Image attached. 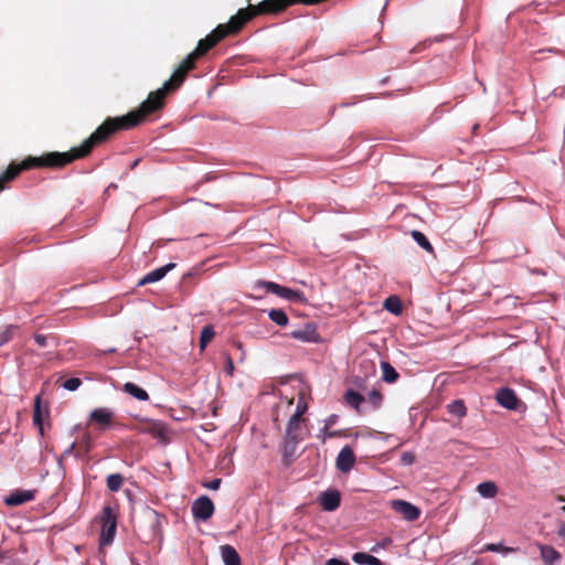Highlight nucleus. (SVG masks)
<instances>
[{"label": "nucleus", "instance_id": "1", "mask_svg": "<svg viewBox=\"0 0 565 565\" xmlns=\"http://www.w3.org/2000/svg\"><path fill=\"white\" fill-rule=\"evenodd\" d=\"M195 68V62L186 56L172 73L171 77L164 82L162 88L151 92L148 98L141 105L119 117H108L89 137V141L95 148L106 142L111 136L120 130H129L140 125L147 116L161 109L164 105V98L168 93L175 92L181 87L188 77L190 71Z\"/></svg>", "mask_w": 565, "mask_h": 565}, {"label": "nucleus", "instance_id": "2", "mask_svg": "<svg viewBox=\"0 0 565 565\" xmlns=\"http://www.w3.org/2000/svg\"><path fill=\"white\" fill-rule=\"evenodd\" d=\"M93 149L94 147L87 138L82 145L66 152L52 151L43 153L40 157L29 156L20 163L11 162L7 170L0 175V192L6 189L7 183L13 181L24 170L35 168L61 169L75 160L86 158Z\"/></svg>", "mask_w": 565, "mask_h": 565}, {"label": "nucleus", "instance_id": "3", "mask_svg": "<svg viewBox=\"0 0 565 565\" xmlns=\"http://www.w3.org/2000/svg\"><path fill=\"white\" fill-rule=\"evenodd\" d=\"M257 11L254 4H248L246 8L239 9L236 14L230 18L225 24H218L217 28L222 29L224 36L237 34L250 20L257 17Z\"/></svg>", "mask_w": 565, "mask_h": 565}, {"label": "nucleus", "instance_id": "4", "mask_svg": "<svg viewBox=\"0 0 565 565\" xmlns=\"http://www.w3.org/2000/svg\"><path fill=\"white\" fill-rule=\"evenodd\" d=\"M257 11L254 4H248L246 8L239 9L236 14L230 18L225 24H218L217 28L222 29L224 36L237 34L250 20L257 17Z\"/></svg>", "mask_w": 565, "mask_h": 565}, {"label": "nucleus", "instance_id": "5", "mask_svg": "<svg viewBox=\"0 0 565 565\" xmlns=\"http://www.w3.org/2000/svg\"><path fill=\"white\" fill-rule=\"evenodd\" d=\"M100 522L102 531L99 535V544L109 545L113 543L117 531L116 515L110 507H105L103 509Z\"/></svg>", "mask_w": 565, "mask_h": 565}, {"label": "nucleus", "instance_id": "6", "mask_svg": "<svg viewBox=\"0 0 565 565\" xmlns=\"http://www.w3.org/2000/svg\"><path fill=\"white\" fill-rule=\"evenodd\" d=\"M221 31L222 29L216 26L209 35H206L204 39H201L198 42L194 51L188 55L190 60L196 63L200 57L204 56L211 49H213L220 41H222L225 36Z\"/></svg>", "mask_w": 565, "mask_h": 565}, {"label": "nucleus", "instance_id": "7", "mask_svg": "<svg viewBox=\"0 0 565 565\" xmlns=\"http://www.w3.org/2000/svg\"><path fill=\"white\" fill-rule=\"evenodd\" d=\"M391 508L408 522L418 520L422 514V511L418 507L401 499L392 500Z\"/></svg>", "mask_w": 565, "mask_h": 565}, {"label": "nucleus", "instance_id": "8", "mask_svg": "<svg viewBox=\"0 0 565 565\" xmlns=\"http://www.w3.org/2000/svg\"><path fill=\"white\" fill-rule=\"evenodd\" d=\"M191 510L194 519L206 521L213 515L215 508L213 501L209 497L201 495L194 500Z\"/></svg>", "mask_w": 565, "mask_h": 565}, {"label": "nucleus", "instance_id": "9", "mask_svg": "<svg viewBox=\"0 0 565 565\" xmlns=\"http://www.w3.org/2000/svg\"><path fill=\"white\" fill-rule=\"evenodd\" d=\"M115 414L106 407H98L90 412L89 420L97 425L99 430H106L113 425Z\"/></svg>", "mask_w": 565, "mask_h": 565}, {"label": "nucleus", "instance_id": "10", "mask_svg": "<svg viewBox=\"0 0 565 565\" xmlns=\"http://www.w3.org/2000/svg\"><path fill=\"white\" fill-rule=\"evenodd\" d=\"M142 431L149 434L150 436L158 439L162 444H168L170 440L169 429L161 422H156V420L147 422L142 426Z\"/></svg>", "mask_w": 565, "mask_h": 565}, {"label": "nucleus", "instance_id": "11", "mask_svg": "<svg viewBox=\"0 0 565 565\" xmlns=\"http://www.w3.org/2000/svg\"><path fill=\"white\" fill-rule=\"evenodd\" d=\"M495 399L499 405L510 411H515L520 404L515 392L509 387L500 388L497 392Z\"/></svg>", "mask_w": 565, "mask_h": 565}, {"label": "nucleus", "instance_id": "12", "mask_svg": "<svg viewBox=\"0 0 565 565\" xmlns=\"http://www.w3.org/2000/svg\"><path fill=\"white\" fill-rule=\"evenodd\" d=\"M302 420L298 416H291L286 427V434L284 438L289 439V444L300 443L303 439Z\"/></svg>", "mask_w": 565, "mask_h": 565}, {"label": "nucleus", "instance_id": "13", "mask_svg": "<svg viewBox=\"0 0 565 565\" xmlns=\"http://www.w3.org/2000/svg\"><path fill=\"white\" fill-rule=\"evenodd\" d=\"M355 463V455L350 446H344L339 452L335 461L337 469L341 472H349Z\"/></svg>", "mask_w": 565, "mask_h": 565}, {"label": "nucleus", "instance_id": "14", "mask_svg": "<svg viewBox=\"0 0 565 565\" xmlns=\"http://www.w3.org/2000/svg\"><path fill=\"white\" fill-rule=\"evenodd\" d=\"M36 490H14L4 498V503L9 507H18L26 502L33 501Z\"/></svg>", "mask_w": 565, "mask_h": 565}, {"label": "nucleus", "instance_id": "15", "mask_svg": "<svg viewBox=\"0 0 565 565\" xmlns=\"http://www.w3.org/2000/svg\"><path fill=\"white\" fill-rule=\"evenodd\" d=\"M320 505L324 511H334L340 507L341 494L338 490H328L321 493Z\"/></svg>", "mask_w": 565, "mask_h": 565}, {"label": "nucleus", "instance_id": "16", "mask_svg": "<svg viewBox=\"0 0 565 565\" xmlns=\"http://www.w3.org/2000/svg\"><path fill=\"white\" fill-rule=\"evenodd\" d=\"M260 286H263L267 292H273L279 297H282L288 300L296 299L299 296L298 291H295L292 289H289L287 287L280 286L273 281H263L259 282Z\"/></svg>", "mask_w": 565, "mask_h": 565}, {"label": "nucleus", "instance_id": "17", "mask_svg": "<svg viewBox=\"0 0 565 565\" xmlns=\"http://www.w3.org/2000/svg\"><path fill=\"white\" fill-rule=\"evenodd\" d=\"M175 267L174 263H169L160 268H157L150 273H148L146 276H143L140 281L139 286H143L147 284H152L156 281L161 280L171 269Z\"/></svg>", "mask_w": 565, "mask_h": 565}, {"label": "nucleus", "instance_id": "18", "mask_svg": "<svg viewBox=\"0 0 565 565\" xmlns=\"http://www.w3.org/2000/svg\"><path fill=\"white\" fill-rule=\"evenodd\" d=\"M291 335L292 338L305 342H313L317 341L318 338L316 327L310 323L299 330L292 331Z\"/></svg>", "mask_w": 565, "mask_h": 565}, {"label": "nucleus", "instance_id": "19", "mask_svg": "<svg viewBox=\"0 0 565 565\" xmlns=\"http://www.w3.org/2000/svg\"><path fill=\"white\" fill-rule=\"evenodd\" d=\"M221 555L225 565H242L241 556L232 545H222Z\"/></svg>", "mask_w": 565, "mask_h": 565}, {"label": "nucleus", "instance_id": "20", "mask_svg": "<svg viewBox=\"0 0 565 565\" xmlns=\"http://www.w3.org/2000/svg\"><path fill=\"white\" fill-rule=\"evenodd\" d=\"M541 557L546 565H554L561 559V554L552 546L541 545Z\"/></svg>", "mask_w": 565, "mask_h": 565}, {"label": "nucleus", "instance_id": "21", "mask_svg": "<svg viewBox=\"0 0 565 565\" xmlns=\"http://www.w3.org/2000/svg\"><path fill=\"white\" fill-rule=\"evenodd\" d=\"M122 391L125 393L134 396L138 401H148L149 399V394L143 388L136 385L135 383H131V382L125 383Z\"/></svg>", "mask_w": 565, "mask_h": 565}, {"label": "nucleus", "instance_id": "22", "mask_svg": "<svg viewBox=\"0 0 565 565\" xmlns=\"http://www.w3.org/2000/svg\"><path fill=\"white\" fill-rule=\"evenodd\" d=\"M33 424L39 428L40 434L44 435V427H43V411L41 406V396L38 395L34 399V407H33Z\"/></svg>", "mask_w": 565, "mask_h": 565}, {"label": "nucleus", "instance_id": "23", "mask_svg": "<svg viewBox=\"0 0 565 565\" xmlns=\"http://www.w3.org/2000/svg\"><path fill=\"white\" fill-rule=\"evenodd\" d=\"M381 369H382L383 381H385L387 383H394L397 381L399 375H398L397 371L392 366L391 363L383 361L381 363Z\"/></svg>", "mask_w": 565, "mask_h": 565}, {"label": "nucleus", "instance_id": "24", "mask_svg": "<svg viewBox=\"0 0 565 565\" xmlns=\"http://www.w3.org/2000/svg\"><path fill=\"white\" fill-rule=\"evenodd\" d=\"M384 309L394 315H399L403 310L402 301L397 296H390L384 300Z\"/></svg>", "mask_w": 565, "mask_h": 565}, {"label": "nucleus", "instance_id": "25", "mask_svg": "<svg viewBox=\"0 0 565 565\" xmlns=\"http://www.w3.org/2000/svg\"><path fill=\"white\" fill-rule=\"evenodd\" d=\"M477 490L483 498H494L498 492V487L492 481H484L478 484Z\"/></svg>", "mask_w": 565, "mask_h": 565}, {"label": "nucleus", "instance_id": "26", "mask_svg": "<svg viewBox=\"0 0 565 565\" xmlns=\"http://www.w3.org/2000/svg\"><path fill=\"white\" fill-rule=\"evenodd\" d=\"M344 399H345L348 405H350L351 407H353L354 409H356L359 412L360 411V405L362 404V402H364L365 398L360 393H358V392H355L353 390H349L344 394Z\"/></svg>", "mask_w": 565, "mask_h": 565}, {"label": "nucleus", "instance_id": "27", "mask_svg": "<svg viewBox=\"0 0 565 565\" xmlns=\"http://www.w3.org/2000/svg\"><path fill=\"white\" fill-rule=\"evenodd\" d=\"M447 409L450 414H452L459 418L465 417L467 414L466 405H465L463 401H461V399H456V401L451 402L447 406Z\"/></svg>", "mask_w": 565, "mask_h": 565}, {"label": "nucleus", "instance_id": "28", "mask_svg": "<svg viewBox=\"0 0 565 565\" xmlns=\"http://www.w3.org/2000/svg\"><path fill=\"white\" fill-rule=\"evenodd\" d=\"M107 488L111 492L118 491L124 484V477L120 473L109 475L106 479Z\"/></svg>", "mask_w": 565, "mask_h": 565}, {"label": "nucleus", "instance_id": "29", "mask_svg": "<svg viewBox=\"0 0 565 565\" xmlns=\"http://www.w3.org/2000/svg\"><path fill=\"white\" fill-rule=\"evenodd\" d=\"M412 237L426 252H428V253L434 252V247L431 246V244L429 243L428 238L425 236L424 233H422L419 231H412Z\"/></svg>", "mask_w": 565, "mask_h": 565}, {"label": "nucleus", "instance_id": "30", "mask_svg": "<svg viewBox=\"0 0 565 565\" xmlns=\"http://www.w3.org/2000/svg\"><path fill=\"white\" fill-rule=\"evenodd\" d=\"M215 332L212 326H205L200 335V349L204 350L205 347L213 340Z\"/></svg>", "mask_w": 565, "mask_h": 565}, {"label": "nucleus", "instance_id": "31", "mask_svg": "<svg viewBox=\"0 0 565 565\" xmlns=\"http://www.w3.org/2000/svg\"><path fill=\"white\" fill-rule=\"evenodd\" d=\"M269 318L278 326H286L288 323V317L281 309H273L269 311Z\"/></svg>", "mask_w": 565, "mask_h": 565}, {"label": "nucleus", "instance_id": "32", "mask_svg": "<svg viewBox=\"0 0 565 565\" xmlns=\"http://www.w3.org/2000/svg\"><path fill=\"white\" fill-rule=\"evenodd\" d=\"M14 330V326H7L3 330L0 331V347L12 340Z\"/></svg>", "mask_w": 565, "mask_h": 565}, {"label": "nucleus", "instance_id": "33", "mask_svg": "<svg viewBox=\"0 0 565 565\" xmlns=\"http://www.w3.org/2000/svg\"><path fill=\"white\" fill-rule=\"evenodd\" d=\"M514 550L511 547H505L501 544H494V543H489V544L484 545V547L482 548V552H503L505 554L511 553Z\"/></svg>", "mask_w": 565, "mask_h": 565}, {"label": "nucleus", "instance_id": "34", "mask_svg": "<svg viewBox=\"0 0 565 565\" xmlns=\"http://www.w3.org/2000/svg\"><path fill=\"white\" fill-rule=\"evenodd\" d=\"M367 399L372 405L377 408L382 404L383 396L377 390H373L367 394Z\"/></svg>", "mask_w": 565, "mask_h": 565}, {"label": "nucleus", "instance_id": "35", "mask_svg": "<svg viewBox=\"0 0 565 565\" xmlns=\"http://www.w3.org/2000/svg\"><path fill=\"white\" fill-rule=\"evenodd\" d=\"M50 340H55L53 335H45L41 333L34 334V341L40 348H45L49 344Z\"/></svg>", "mask_w": 565, "mask_h": 565}, {"label": "nucleus", "instance_id": "36", "mask_svg": "<svg viewBox=\"0 0 565 565\" xmlns=\"http://www.w3.org/2000/svg\"><path fill=\"white\" fill-rule=\"evenodd\" d=\"M82 384L81 379L71 377L63 383V387L67 391H76Z\"/></svg>", "mask_w": 565, "mask_h": 565}, {"label": "nucleus", "instance_id": "37", "mask_svg": "<svg viewBox=\"0 0 565 565\" xmlns=\"http://www.w3.org/2000/svg\"><path fill=\"white\" fill-rule=\"evenodd\" d=\"M391 544H392V539L391 537H385L381 542H377L375 545H373L371 547V552L377 553L380 550L387 548L388 546H391Z\"/></svg>", "mask_w": 565, "mask_h": 565}, {"label": "nucleus", "instance_id": "38", "mask_svg": "<svg viewBox=\"0 0 565 565\" xmlns=\"http://www.w3.org/2000/svg\"><path fill=\"white\" fill-rule=\"evenodd\" d=\"M224 359H225L224 371L226 372L227 375L233 376V374H234V362H233V359H232V356L228 353L224 354Z\"/></svg>", "mask_w": 565, "mask_h": 565}, {"label": "nucleus", "instance_id": "39", "mask_svg": "<svg viewBox=\"0 0 565 565\" xmlns=\"http://www.w3.org/2000/svg\"><path fill=\"white\" fill-rule=\"evenodd\" d=\"M284 443H285V446H284V455L286 457L288 456H294L295 451H296V447L299 443H292V445L289 444V439L288 438H284Z\"/></svg>", "mask_w": 565, "mask_h": 565}, {"label": "nucleus", "instance_id": "40", "mask_svg": "<svg viewBox=\"0 0 565 565\" xmlns=\"http://www.w3.org/2000/svg\"><path fill=\"white\" fill-rule=\"evenodd\" d=\"M307 408L308 406L303 398H299L296 413L292 416H298L299 419H302V415L307 412Z\"/></svg>", "mask_w": 565, "mask_h": 565}, {"label": "nucleus", "instance_id": "41", "mask_svg": "<svg viewBox=\"0 0 565 565\" xmlns=\"http://www.w3.org/2000/svg\"><path fill=\"white\" fill-rule=\"evenodd\" d=\"M370 554L363 552H356L352 555V561L356 564L363 565L367 563Z\"/></svg>", "mask_w": 565, "mask_h": 565}, {"label": "nucleus", "instance_id": "42", "mask_svg": "<svg viewBox=\"0 0 565 565\" xmlns=\"http://www.w3.org/2000/svg\"><path fill=\"white\" fill-rule=\"evenodd\" d=\"M338 420V415L335 414H331L326 420H324V427H323V430H327L328 428H330L332 425H334Z\"/></svg>", "mask_w": 565, "mask_h": 565}, {"label": "nucleus", "instance_id": "43", "mask_svg": "<svg viewBox=\"0 0 565 565\" xmlns=\"http://www.w3.org/2000/svg\"><path fill=\"white\" fill-rule=\"evenodd\" d=\"M222 483V480L216 478L205 483L204 487L211 490H217Z\"/></svg>", "mask_w": 565, "mask_h": 565}, {"label": "nucleus", "instance_id": "44", "mask_svg": "<svg viewBox=\"0 0 565 565\" xmlns=\"http://www.w3.org/2000/svg\"><path fill=\"white\" fill-rule=\"evenodd\" d=\"M323 433H324L326 437H328V438L344 436V433L342 430H329V428L327 430H323Z\"/></svg>", "mask_w": 565, "mask_h": 565}, {"label": "nucleus", "instance_id": "45", "mask_svg": "<svg viewBox=\"0 0 565 565\" xmlns=\"http://www.w3.org/2000/svg\"><path fill=\"white\" fill-rule=\"evenodd\" d=\"M415 460V457L413 454L411 452H404L402 455V461L405 463V465H412Z\"/></svg>", "mask_w": 565, "mask_h": 565}, {"label": "nucleus", "instance_id": "46", "mask_svg": "<svg viewBox=\"0 0 565 565\" xmlns=\"http://www.w3.org/2000/svg\"><path fill=\"white\" fill-rule=\"evenodd\" d=\"M324 565H349V563L343 559L333 557L328 559Z\"/></svg>", "mask_w": 565, "mask_h": 565}, {"label": "nucleus", "instance_id": "47", "mask_svg": "<svg viewBox=\"0 0 565 565\" xmlns=\"http://www.w3.org/2000/svg\"><path fill=\"white\" fill-rule=\"evenodd\" d=\"M366 565H384V563L377 557L370 555Z\"/></svg>", "mask_w": 565, "mask_h": 565}, {"label": "nucleus", "instance_id": "48", "mask_svg": "<svg viewBox=\"0 0 565 565\" xmlns=\"http://www.w3.org/2000/svg\"><path fill=\"white\" fill-rule=\"evenodd\" d=\"M8 558V552L0 553V562L6 561Z\"/></svg>", "mask_w": 565, "mask_h": 565}, {"label": "nucleus", "instance_id": "49", "mask_svg": "<svg viewBox=\"0 0 565 565\" xmlns=\"http://www.w3.org/2000/svg\"><path fill=\"white\" fill-rule=\"evenodd\" d=\"M85 439H86V451H89V449H90L89 436H87Z\"/></svg>", "mask_w": 565, "mask_h": 565}, {"label": "nucleus", "instance_id": "50", "mask_svg": "<svg viewBox=\"0 0 565 565\" xmlns=\"http://www.w3.org/2000/svg\"><path fill=\"white\" fill-rule=\"evenodd\" d=\"M75 448V443H73L68 450H66V454L71 452Z\"/></svg>", "mask_w": 565, "mask_h": 565}, {"label": "nucleus", "instance_id": "51", "mask_svg": "<svg viewBox=\"0 0 565 565\" xmlns=\"http://www.w3.org/2000/svg\"><path fill=\"white\" fill-rule=\"evenodd\" d=\"M138 163H139V159H137V160L132 163L131 168H135Z\"/></svg>", "mask_w": 565, "mask_h": 565}, {"label": "nucleus", "instance_id": "52", "mask_svg": "<svg viewBox=\"0 0 565 565\" xmlns=\"http://www.w3.org/2000/svg\"><path fill=\"white\" fill-rule=\"evenodd\" d=\"M563 510L565 511V505L563 507Z\"/></svg>", "mask_w": 565, "mask_h": 565}]
</instances>
